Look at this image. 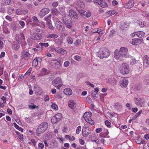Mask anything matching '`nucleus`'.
Wrapping results in <instances>:
<instances>
[{"label":"nucleus","instance_id":"9b49d317","mask_svg":"<svg viewBox=\"0 0 149 149\" xmlns=\"http://www.w3.org/2000/svg\"><path fill=\"white\" fill-rule=\"evenodd\" d=\"M29 22H33V23H34L33 26H32L33 27L34 26V25L37 26H39V21L38 20L37 17L35 16H33L31 19V20Z\"/></svg>","mask_w":149,"mask_h":149},{"label":"nucleus","instance_id":"f704fd0d","mask_svg":"<svg viewBox=\"0 0 149 149\" xmlns=\"http://www.w3.org/2000/svg\"><path fill=\"white\" fill-rule=\"evenodd\" d=\"M55 116L59 121L61 120L62 118V115L61 113H58L55 115Z\"/></svg>","mask_w":149,"mask_h":149},{"label":"nucleus","instance_id":"4c0bfd02","mask_svg":"<svg viewBox=\"0 0 149 149\" xmlns=\"http://www.w3.org/2000/svg\"><path fill=\"white\" fill-rule=\"evenodd\" d=\"M13 48L15 50H18L19 48V45L17 44H14L13 45Z\"/></svg>","mask_w":149,"mask_h":149},{"label":"nucleus","instance_id":"c03bdc74","mask_svg":"<svg viewBox=\"0 0 149 149\" xmlns=\"http://www.w3.org/2000/svg\"><path fill=\"white\" fill-rule=\"evenodd\" d=\"M14 9L11 7H9L8 10V13L10 14H12L13 12Z\"/></svg>","mask_w":149,"mask_h":149},{"label":"nucleus","instance_id":"3c124183","mask_svg":"<svg viewBox=\"0 0 149 149\" xmlns=\"http://www.w3.org/2000/svg\"><path fill=\"white\" fill-rule=\"evenodd\" d=\"M105 125L108 127H111V123L108 120H106L105 121Z\"/></svg>","mask_w":149,"mask_h":149},{"label":"nucleus","instance_id":"412c9836","mask_svg":"<svg viewBox=\"0 0 149 149\" xmlns=\"http://www.w3.org/2000/svg\"><path fill=\"white\" fill-rule=\"evenodd\" d=\"M42 34L41 33L36 34L35 36L31 37V38L34 40H39L42 39Z\"/></svg>","mask_w":149,"mask_h":149},{"label":"nucleus","instance_id":"09e8293b","mask_svg":"<svg viewBox=\"0 0 149 149\" xmlns=\"http://www.w3.org/2000/svg\"><path fill=\"white\" fill-rule=\"evenodd\" d=\"M51 106L53 109H55L56 110H57L58 109V106L56 104H53Z\"/></svg>","mask_w":149,"mask_h":149},{"label":"nucleus","instance_id":"423d86ee","mask_svg":"<svg viewBox=\"0 0 149 149\" xmlns=\"http://www.w3.org/2000/svg\"><path fill=\"white\" fill-rule=\"evenodd\" d=\"M16 39L19 43L22 44V46H25L26 43L25 41L23 33H20V35H17L15 37Z\"/></svg>","mask_w":149,"mask_h":149},{"label":"nucleus","instance_id":"6ab92c4d","mask_svg":"<svg viewBox=\"0 0 149 149\" xmlns=\"http://www.w3.org/2000/svg\"><path fill=\"white\" fill-rule=\"evenodd\" d=\"M68 105L69 107L72 109H74L76 107V103L72 100H70L69 101Z\"/></svg>","mask_w":149,"mask_h":149},{"label":"nucleus","instance_id":"cd10ccee","mask_svg":"<svg viewBox=\"0 0 149 149\" xmlns=\"http://www.w3.org/2000/svg\"><path fill=\"white\" fill-rule=\"evenodd\" d=\"M35 88L34 90L36 92V94L37 95H40L41 94V91L40 90V88L38 86L34 87Z\"/></svg>","mask_w":149,"mask_h":149},{"label":"nucleus","instance_id":"b1692460","mask_svg":"<svg viewBox=\"0 0 149 149\" xmlns=\"http://www.w3.org/2000/svg\"><path fill=\"white\" fill-rule=\"evenodd\" d=\"M47 20H46V24L47 27L50 29H54V27L52 25L51 20L48 19V18H47Z\"/></svg>","mask_w":149,"mask_h":149},{"label":"nucleus","instance_id":"f3484780","mask_svg":"<svg viewBox=\"0 0 149 149\" xmlns=\"http://www.w3.org/2000/svg\"><path fill=\"white\" fill-rule=\"evenodd\" d=\"M52 64L51 65L52 66L55 65V68H59L61 65V62L56 60H53L52 62Z\"/></svg>","mask_w":149,"mask_h":149},{"label":"nucleus","instance_id":"58836bf2","mask_svg":"<svg viewBox=\"0 0 149 149\" xmlns=\"http://www.w3.org/2000/svg\"><path fill=\"white\" fill-rule=\"evenodd\" d=\"M68 43L69 44H72L73 43V41L72 38L70 37H68L67 38Z\"/></svg>","mask_w":149,"mask_h":149},{"label":"nucleus","instance_id":"a211bd4d","mask_svg":"<svg viewBox=\"0 0 149 149\" xmlns=\"http://www.w3.org/2000/svg\"><path fill=\"white\" fill-rule=\"evenodd\" d=\"M95 2L97 3L102 7L105 8L108 6L107 4L106 3L104 2L101 0H95Z\"/></svg>","mask_w":149,"mask_h":149},{"label":"nucleus","instance_id":"aec40b11","mask_svg":"<svg viewBox=\"0 0 149 149\" xmlns=\"http://www.w3.org/2000/svg\"><path fill=\"white\" fill-rule=\"evenodd\" d=\"M28 12L27 10L21 9H17L16 13L17 15H21L22 14H25Z\"/></svg>","mask_w":149,"mask_h":149},{"label":"nucleus","instance_id":"0eeeda50","mask_svg":"<svg viewBox=\"0 0 149 149\" xmlns=\"http://www.w3.org/2000/svg\"><path fill=\"white\" fill-rule=\"evenodd\" d=\"M128 64L126 63H123L120 68V72L122 74H127L129 71Z\"/></svg>","mask_w":149,"mask_h":149},{"label":"nucleus","instance_id":"c756f323","mask_svg":"<svg viewBox=\"0 0 149 149\" xmlns=\"http://www.w3.org/2000/svg\"><path fill=\"white\" fill-rule=\"evenodd\" d=\"M149 57L147 56L146 55L144 56L143 58V60L144 63H146L147 65H149Z\"/></svg>","mask_w":149,"mask_h":149},{"label":"nucleus","instance_id":"f8f14e48","mask_svg":"<svg viewBox=\"0 0 149 149\" xmlns=\"http://www.w3.org/2000/svg\"><path fill=\"white\" fill-rule=\"evenodd\" d=\"M69 16L71 17H72L75 19H77L78 18V16L76 12L73 10H69Z\"/></svg>","mask_w":149,"mask_h":149},{"label":"nucleus","instance_id":"7ed1b4c3","mask_svg":"<svg viewBox=\"0 0 149 149\" xmlns=\"http://www.w3.org/2000/svg\"><path fill=\"white\" fill-rule=\"evenodd\" d=\"M100 58L102 59L104 58H107L110 55V53L107 49L105 47L100 48L99 52Z\"/></svg>","mask_w":149,"mask_h":149},{"label":"nucleus","instance_id":"2f4dec72","mask_svg":"<svg viewBox=\"0 0 149 149\" xmlns=\"http://www.w3.org/2000/svg\"><path fill=\"white\" fill-rule=\"evenodd\" d=\"M14 127L18 130L22 132H23V129L21 127H19L15 123H13Z\"/></svg>","mask_w":149,"mask_h":149},{"label":"nucleus","instance_id":"e2e57ef3","mask_svg":"<svg viewBox=\"0 0 149 149\" xmlns=\"http://www.w3.org/2000/svg\"><path fill=\"white\" fill-rule=\"evenodd\" d=\"M102 130L101 128H97L96 129L95 131L97 133H99L101 132Z\"/></svg>","mask_w":149,"mask_h":149},{"label":"nucleus","instance_id":"bf43d9fd","mask_svg":"<svg viewBox=\"0 0 149 149\" xmlns=\"http://www.w3.org/2000/svg\"><path fill=\"white\" fill-rule=\"evenodd\" d=\"M19 23L20 25L22 26V28H23L25 25L24 22V21H19Z\"/></svg>","mask_w":149,"mask_h":149},{"label":"nucleus","instance_id":"69168bd1","mask_svg":"<svg viewBox=\"0 0 149 149\" xmlns=\"http://www.w3.org/2000/svg\"><path fill=\"white\" fill-rule=\"evenodd\" d=\"M132 111L133 112L136 113L138 111V109L136 107L133 108L132 109Z\"/></svg>","mask_w":149,"mask_h":149},{"label":"nucleus","instance_id":"49530a36","mask_svg":"<svg viewBox=\"0 0 149 149\" xmlns=\"http://www.w3.org/2000/svg\"><path fill=\"white\" fill-rule=\"evenodd\" d=\"M135 142L138 144H140L142 142V139L141 138H139L135 140Z\"/></svg>","mask_w":149,"mask_h":149},{"label":"nucleus","instance_id":"37998d69","mask_svg":"<svg viewBox=\"0 0 149 149\" xmlns=\"http://www.w3.org/2000/svg\"><path fill=\"white\" fill-rule=\"evenodd\" d=\"M135 40V42H136V44L139 43H141L142 42L143 40L142 39L137 38Z\"/></svg>","mask_w":149,"mask_h":149},{"label":"nucleus","instance_id":"473e14b6","mask_svg":"<svg viewBox=\"0 0 149 149\" xmlns=\"http://www.w3.org/2000/svg\"><path fill=\"white\" fill-rule=\"evenodd\" d=\"M52 13L53 15L56 16L59 14V12L58 11L57 9L55 8L53 10Z\"/></svg>","mask_w":149,"mask_h":149},{"label":"nucleus","instance_id":"5fc2aeb1","mask_svg":"<svg viewBox=\"0 0 149 149\" xmlns=\"http://www.w3.org/2000/svg\"><path fill=\"white\" fill-rule=\"evenodd\" d=\"M85 16L87 17H90L91 16V13L89 12H86L85 11Z\"/></svg>","mask_w":149,"mask_h":149},{"label":"nucleus","instance_id":"1a4fd4ad","mask_svg":"<svg viewBox=\"0 0 149 149\" xmlns=\"http://www.w3.org/2000/svg\"><path fill=\"white\" fill-rule=\"evenodd\" d=\"M56 26L57 29L60 31H62L65 29V26L63 24L59 21H57L56 22Z\"/></svg>","mask_w":149,"mask_h":149},{"label":"nucleus","instance_id":"f03ea898","mask_svg":"<svg viewBox=\"0 0 149 149\" xmlns=\"http://www.w3.org/2000/svg\"><path fill=\"white\" fill-rule=\"evenodd\" d=\"M62 20L63 24L67 28L70 29L72 28V19L68 15H63Z\"/></svg>","mask_w":149,"mask_h":149},{"label":"nucleus","instance_id":"39448f33","mask_svg":"<svg viewBox=\"0 0 149 149\" xmlns=\"http://www.w3.org/2000/svg\"><path fill=\"white\" fill-rule=\"evenodd\" d=\"M92 113L91 112H86L83 115L86 121L90 124L93 125L94 124V121L91 118Z\"/></svg>","mask_w":149,"mask_h":149},{"label":"nucleus","instance_id":"f257e3e1","mask_svg":"<svg viewBox=\"0 0 149 149\" xmlns=\"http://www.w3.org/2000/svg\"><path fill=\"white\" fill-rule=\"evenodd\" d=\"M128 49L124 47H121L119 50L116 49L114 52V57L117 60H120L123 57L129 58L130 56L127 54Z\"/></svg>","mask_w":149,"mask_h":149},{"label":"nucleus","instance_id":"c9c22d12","mask_svg":"<svg viewBox=\"0 0 149 149\" xmlns=\"http://www.w3.org/2000/svg\"><path fill=\"white\" fill-rule=\"evenodd\" d=\"M52 122L53 124H55L58 121H59L58 120V119L56 118V117L54 116L52 117Z\"/></svg>","mask_w":149,"mask_h":149},{"label":"nucleus","instance_id":"680f3d73","mask_svg":"<svg viewBox=\"0 0 149 149\" xmlns=\"http://www.w3.org/2000/svg\"><path fill=\"white\" fill-rule=\"evenodd\" d=\"M67 53V52L66 50L62 49V50L61 52V54H63V55L65 54H66Z\"/></svg>","mask_w":149,"mask_h":149},{"label":"nucleus","instance_id":"20e7f679","mask_svg":"<svg viewBox=\"0 0 149 149\" xmlns=\"http://www.w3.org/2000/svg\"><path fill=\"white\" fill-rule=\"evenodd\" d=\"M48 124L46 122H44L40 124L38 127L36 132L38 134L42 133L45 131L48 127Z\"/></svg>","mask_w":149,"mask_h":149},{"label":"nucleus","instance_id":"052dcab7","mask_svg":"<svg viewBox=\"0 0 149 149\" xmlns=\"http://www.w3.org/2000/svg\"><path fill=\"white\" fill-rule=\"evenodd\" d=\"M5 3L8 5H9L12 3V1L11 0H5Z\"/></svg>","mask_w":149,"mask_h":149},{"label":"nucleus","instance_id":"a878e982","mask_svg":"<svg viewBox=\"0 0 149 149\" xmlns=\"http://www.w3.org/2000/svg\"><path fill=\"white\" fill-rule=\"evenodd\" d=\"M136 35L139 38H141L145 36V33L143 31H138L136 32Z\"/></svg>","mask_w":149,"mask_h":149},{"label":"nucleus","instance_id":"4be33fe9","mask_svg":"<svg viewBox=\"0 0 149 149\" xmlns=\"http://www.w3.org/2000/svg\"><path fill=\"white\" fill-rule=\"evenodd\" d=\"M107 82L112 85H114L116 84L117 81L115 78H110L108 79Z\"/></svg>","mask_w":149,"mask_h":149},{"label":"nucleus","instance_id":"a19ab883","mask_svg":"<svg viewBox=\"0 0 149 149\" xmlns=\"http://www.w3.org/2000/svg\"><path fill=\"white\" fill-rule=\"evenodd\" d=\"M62 49L60 48L59 47H56L55 48L54 50L56 52H57L58 53H60L61 54V52Z\"/></svg>","mask_w":149,"mask_h":149},{"label":"nucleus","instance_id":"de8ad7c7","mask_svg":"<svg viewBox=\"0 0 149 149\" xmlns=\"http://www.w3.org/2000/svg\"><path fill=\"white\" fill-rule=\"evenodd\" d=\"M81 127L80 126H78L76 130V133L79 134L81 131Z\"/></svg>","mask_w":149,"mask_h":149},{"label":"nucleus","instance_id":"72a5a7b5","mask_svg":"<svg viewBox=\"0 0 149 149\" xmlns=\"http://www.w3.org/2000/svg\"><path fill=\"white\" fill-rule=\"evenodd\" d=\"M32 70V68H30L27 71L26 73L24 75V77H27L29 75H30L31 73V72Z\"/></svg>","mask_w":149,"mask_h":149},{"label":"nucleus","instance_id":"4468645a","mask_svg":"<svg viewBox=\"0 0 149 149\" xmlns=\"http://www.w3.org/2000/svg\"><path fill=\"white\" fill-rule=\"evenodd\" d=\"M49 11V8H44L42 9L40 12L39 15L41 16H44Z\"/></svg>","mask_w":149,"mask_h":149},{"label":"nucleus","instance_id":"9d476101","mask_svg":"<svg viewBox=\"0 0 149 149\" xmlns=\"http://www.w3.org/2000/svg\"><path fill=\"white\" fill-rule=\"evenodd\" d=\"M134 2L133 0H130L124 5L126 8L130 9L134 6Z\"/></svg>","mask_w":149,"mask_h":149},{"label":"nucleus","instance_id":"864d4df0","mask_svg":"<svg viewBox=\"0 0 149 149\" xmlns=\"http://www.w3.org/2000/svg\"><path fill=\"white\" fill-rule=\"evenodd\" d=\"M18 137L21 141H23V136L22 134H20L18 135Z\"/></svg>","mask_w":149,"mask_h":149},{"label":"nucleus","instance_id":"c85d7f7f","mask_svg":"<svg viewBox=\"0 0 149 149\" xmlns=\"http://www.w3.org/2000/svg\"><path fill=\"white\" fill-rule=\"evenodd\" d=\"M39 59H40V58H39V57L38 58H36L34 59L32 63V65L34 67L37 66L38 64V60H39Z\"/></svg>","mask_w":149,"mask_h":149},{"label":"nucleus","instance_id":"2eb2a0df","mask_svg":"<svg viewBox=\"0 0 149 149\" xmlns=\"http://www.w3.org/2000/svg\"><path fill=\"white\" fill-rule=\"evenodd\" d=\"M135 102L137 105L140 107H142L143 105L144 100L140 98H138L136 99V100L135 101Z\"/></svg>","mask_w":149,"mask_h":149},{"label":"nucleus","instance_id":"6e6552de","mask_svg":"<svg viewBox=\"0 0 149 149\" xmlns=\"http://www.w3.org/2000/svg\"><path fill=\"white\" fill-rule=\"evenodd\" d=\"M82 135L84 137H87L91 133V129L88 127H84L82 129Z\"/></svg>","mask_w":149,"mask_h":149},{"label":"nucleus","instance_id":"8fccbe9b","mask_svg":"<svg viewBox=\"0 0 149 149\" xmlns=\"http://www.w3.org/2000/svg\"><path fill=\"white\" fill-rule=\"evenodd\" d=\"M78 11L79 13H80V14L82 15H85V11L82 10H78Z\"/></svg>","mask_w":149,"mask_h":149},{"label":"nucleus","instance_id":"7c9ffc66","mask_svg":"<svg viewBox=\"0 0 149 149\" xmlns=\"http://www.w3.org/2000/svg\"><path fill=\"white\" fill-rule=\"evenodd\" d=\"M39 45L41 46V50H39V51H40L42 50V49L43 48L42 46H44L45 47H47L49 46V44L48 43L40 42L39 43Z\"/></svg>","mask_w":149,"mask_h":149},{"label":"nucleus","instance_id":"5701e85b","mask_svg":"<svg viewBox=\"0 0 149 149\" xmlns=\"http://www.w3.org/2000/svg\"><path fill=\"white\" fill-rule=\"evenodd\" d=\"M63 92L64 93L67 95H71L72 93L71 89L68 88L65 89Z\"/></svg>","mask_w":149,"mask_h":149},{"label":"nucleus","instance_id":"0e129e2a","mask_svg":"<svg viewBox=\"0 0 149 149\" xmlns=\"http://www.w3.org/2000/svg\"><path fill=\"white\" fill-rule=\"evenodd\" d=\"M44 146V145L43 143H39L38 144V147L39 148H40L41 149L43 148Z\"/></svg>","mask_w":149,"mask_h":149},{"label":"nucleus","instance_id":"603ef678","mask_svg":"<svg viewBox=\"0 0 149 149\" xmlns=\"http://www.w3.org/2000/svg\"><path fill=\"white\" fill-rule=\"evenodd\" d=\"M74 58L75 60L78 61H80L81 60V57L77 55L75 56Z\"/></svg>","mask_w":149,"mask_h":149},{"label":"nucleus","instance_id":"774afa93","mask_svg":"<svg viewBox=\"0 0 149 149\" xmlns=\"http://www.w3.org/2000/svg\"><path fill=\"white\" fill-rule=\"evenodd\" d=\"M76 149H86L85 146L78 147Z\"/></svg>","mask_w":149,"mask_h":149},{"label":"nucleus","instance_id":"393cba45","mask_svg":"<svg viewBox=\"0 0 149 149\" xmlns=\"http://www.w3.org/2000/svg\"><path fill=\"white\" fill-rule=\"evenodd\" d=\"M58 35L55 34H48L47 36L46 37L48 38H52L54 39L58 37Z\"/></svg>","mask_w":149,"mask_h":149},{"label":"nucleus","instance_id":"79ce46f5","mask_svg":"<svg viewBox=\"0 0 149 149\" xmlns=\"http://www.w3.org/2000/svg\"><path fill=\"white\" fill-rule=\"evenodd\" d=\"M92 95L93 96L95 97H98V96L99 95L95 91H92Z\"/></svg>","mask_w":149,"mask_h":149},{"label":"nucleus","instance_id":"ea45409f","mask_svg":"<svg viewBox=\"0 0 149 149\" xmlns=\"http://www.w3.org/2000/svg\"><path fill=\"white\" fill-rule=\"evenodd\" d=\"M81 40L79 39H77L76 40L75 42L74 43V44L76 46H78L81 43Z\"/></svg>","mask_w":149,"mask_h":149},{"label":"nucleus","instance_id":"e433bc0d","mask_svg":"<svg viewBox=\"0 0 149 149\" xmlns=\"http://www.w3.org/2000/svg\"><path fill=\"white\" fill-rule=\"evenodd\" d=\"M116 12L114 10H111L109 11H107L106 13L107 14H110V15H112L114 14H115Z\"/></svg>","mask_w":149,"mask_h":149},{"label":"nucleus","instance_id":"ddd939ff","mask_svg":"<svg viewBox=\"0 0 149 149\" xmlns=\"http://www.w3.org/2000/svg\"><path fill=\"white\" fill-rule=\"evenodd\" d=\"M52 84L54 86L56 87L57 85L62 84V83L61 78L58 77L52 81Z\"/></svg>","mask_w":149,"mask_h":149},{"label":"nucleus","instance_id":"bb28decb","mask_svg":"<svg viewBox=\"0 0 149 149\" xmlns=\"http://www.w3.org/2000/svg\"><path fill=\"white\" fill-rule=\"evenodd\" d=\"M23 58H29L30 57V54L28 52L26 51H24L22 54Z\"/></svg>","mask_w":149,"mask_h":149},{"label":"nucleus","instance_id":"a18cd8bd","mask_svg":"<svg viewBox=\"0 0 149 149\" xmlns=\"http://www.w3.org/2000/svg\"><path fill=\"white\" fill-rule=\"evenodd\" d=\"M36 33L38 34V33H41L42 34L43 33V31L41 29H38L36 30Z\"/></svg>","mask_w":149,"mask_h":149},{"label":"nucleus","instance_id":"13d9d810","mask_svg":"<svg viewBox=\"0 0 149 149\" xmlns=\"http://www.w3.org/2000/svg\"><path fill=\"white\" fill-rule=\"evenodd\" d=\"M44 101L45 102L48 101L49 100V98L48 95H46L44 98Z\"/></svg>","mask_w":149,"mask_h":149},{"label":"nucleus","instance_id":"dca6fc26","mask_svg":"<svg viewBox=\"0 0 149 149\" xmlns=\"http://www.w3.org/2000/svg\"><path fill=\"white\" fill-rule=\"evenodd\" d=\"M128 83V80L125 79L121 80L120 81V85L123 88L126 87Z\"/></svg>","mask_w":149,"mask_h":149},{"label":"nucleus","instance_id":"4d7b16f0","mask_svg":"<svg viewBox=\"0 0 149 149\" xmlns=\"http://www.w3.org/2000/svg\"><path fill=\"white\" fill-rule=\"evenodd\" d=\"M29 107L31 109H35L36 107V106L34 105L33 104V105H28Z\"/></svg>","mask_w":149,"mask_h":149},{"label":"nucleus","instance_id":"338daca9","mask_svg":"<svg viewBox=\"0 0 149 149\" xmlns=\"http://www.w3.org/2000/svg\"><path fill=\"white\" fill-rule=\"evenodd\" d=\"M112 4L114 6H115L118 4V3L116 1L113 0L112 2Z\"/></svg>","mask_w":149,"mask_h":149},{"label":"nucleus","instance_id":"6e6d98bb","mask_svg":"<svg viewBox=\"0 0 149 149\" xmlns=\"http://www.w3.org/2000/svg\"><path fill=\"white\" fill-rule=\"evenodd\" d=\"M70 64V62L68 61H66L64 63V66L65 67L68 66Z\"/></svg>","mask_w":149,"mask_h":149}]
</instances>
